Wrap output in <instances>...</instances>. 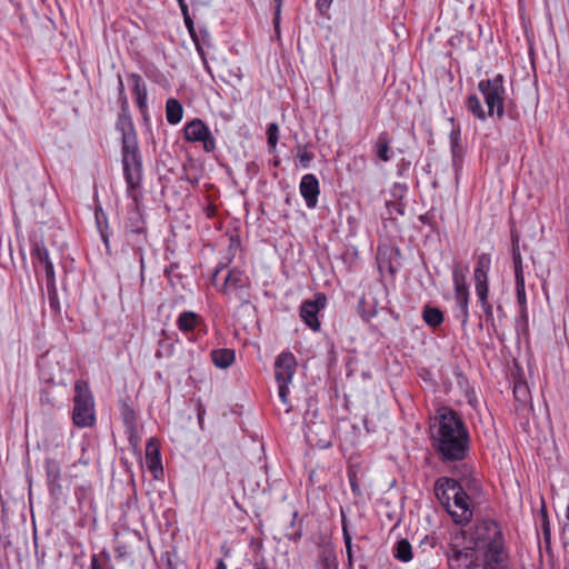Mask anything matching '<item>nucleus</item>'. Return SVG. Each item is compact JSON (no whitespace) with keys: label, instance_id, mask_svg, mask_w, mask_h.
<instances>
[{"label":"nucleus","instance_id":"1","mask_svg":"<svg viewBox=\"0 0 569 569\" xmlns=\"http://www.w3.org/2000/svg\"><path fill=\"white\" fill-rule=\"evenodd\" d=\"M430 440L439 460L443 463L466 459L470 449L469 431L458 412L449 408L437 411L430 426Z\"/></svg>","mask_w":569,"mask_h":569},{"label":"nucleus","instance_id":"2","mask_svg":"<svg viewBox=\"0 0 569 569\" xmlns=\"http://www.w3.org/2000/svg\"><path fill=\"white\" fill-rule=\"evenodd\" d=\"M478 487L476 479L457 481L452 478L442 477L435 482V495L452 520L457 525L465 526L470 522L473 516L470 497L466 490H477Z\"/></svg>","mask_w":569,"mask_h":569},{"label":"nucleus","instance_id":"3","mask_svg":"<svg viewBox=\"0 0 569 569\" xmlns=\"http://www.w3.org/2000/svg\"><path fill=\"white\" fill-rule=\"evenodd\" d=\"M121 162L127 183V193L137 202L136 190L141 187L142 182V157L138 140H127V142L121 143Z\"/></svg>","mask_w":569,"mask_h":569},{"label":"nucleus","instance_id":"4","mask_svg":"<svg viewBox=\"0 0 569 569\" xmlns=\"http://www.w3.org/2000/svg\"><path fill=\"white\" fill-rule=\"evenodd\" d=\"M74 392L73 423L79 428L92 427L96 421L94 402L88 383L83 380L76 381Z\"/></svg>","mask_w":569,"mask_h":569},{"label":"nucleus","instance_id":"5","mask_svg":"<svg viewBox=\"0 0 569 569\" xmlns=\"http://www.w3.org/2000/svg\"><path fill=\"white\" fill-rule=\"evenodd\" d=\"M220 268L216 269L212 276V282L218 287V291L228 297H234L241 305L250 303V279L241 270L233 268L228 271L221 286L217 284V277Z\"/></svg>","mask_w":569,"mask_h":569},{"label":"nucleus","instance_id":"6","mask_svg":"<svg viewBox=\"0 0 569 569\" xmlns=\"http://www.w3.org/2000/svg\"><path fill=\"white\" fill-rule=\"evenodd\" d=\"M503 82V76L496 74L493 78L481 80L478 83V90L485 99L489 117L496 114L498 119H501L505 114L506 89Z\"/></svg>","mask_w":569,"mask_h":569},{"label":"nucleus","instance_id":"7","mask_svg":"<svg viewBox=\"0 0 569 569\" xmlns=\"http://www.w3.org/2000/svg\"><path fill=\"white\" fill-rule=\"evenodd\" d=\"M297 361L291 352H281L274 362V377L278 383V393L281 402L287 406L286 412L291 410L288 400L289 385L296 372Z\"/></svg>","mask_w":569,"mask_h":569},{"label":"nucleus","instance_id":"8","mask_svg":"<svg viewBox=\"0 0 569 569\" xmlns=\"http://www.w3.org/2000/svg\"><path fill=\"white\" fill-rule=\"evenodd\" d=\"M447 559L450 569H473L478 557L472 547L460 548L457 543H451L447 551Z\"/></svg>","mask_w":569,"mask_h":569},{"label":"nucleus","instance_id":"9","mask_svg":"<svg viewBox=\"0 0 569 569\" xmlns=\"http://www.w3.org/2000/svg\"><path fill=\"white\" fill-rule=\"evenodd\" d=\"M184 138L191 142H202L203 149L211 152L216 148L214 138L209 128L200 119H193L184 127Z\"/></svg>","mask_w":569,"mask_h":569},{"label":"nucleus","instance_id":"10","mask_svg":"<svg viewBox=\"0 0 569 569\" xmlns=\"http://www.w3.org/2000/svg\"><path fill=\"white\" fill-rule=\"evenodd\" d=\"M327 298L325 293H317L315 299L306 300L300 307V317L305 323L313 331L320 329L318 313L326 307Z\"/></svg>","mask_w":569,"mask_h":569},{"label":"nucleus","instance_id":"11","mask_svg":"<svg viewBox=\"0 0 569 569\" xmlns=\"http://www.w3.org/2000/svg\"><path fill=\"white\" fill-rule=\"evenodd\" d=\"M31 256L33 259V263L43 264L48 287L54 286L56 278H54L53 263L49 258L48 249L46 248L42 240H33L32 241Z\"/></svg>","mask_w":569,"mask_h":569},{"label":"nucleus","instance_id":"12","mask_svg":"<svg viewBox=\"0 0 569 569\" xmlns=\"http://www.w3.org/2000/svg\"><path fill=\"white\" fill-rule=\"evenodd\" d=\"M490 526L493 529L495 538L488 543L487 551L485 553L486 563L490 568H495L503 561V546L501 541V533L495 522Z\"/></svg>","mask_w":569,"mask_h":569},{"label":"nucleus","instance_id":"13","mask_svg":"<svg viewBox=\"0 0 569 569\" xmlns=\"http://www.w3.org/2000/svg\"><path fill=\"white\" fill-rule=\"evenodd\" d=\"M300 193L306 201L308 208L312 209L318 203V196L320 193L319 181L312 173H307L300 181Z\"/></svg>","mask_w":569,"mask_h":569},{"label":"nucleus","instance_id":"14","mask_svg":"<svg viewBox=\"0 0 569 569\" xmlns=\"http://www.w3.org/2000/svg\"><path fill=\"white\" fill-rule=\"evenodd\" d=\"M491 267V257L489 253H481L478 259L473 271L476 290L489 289L488 272Z\"/></svg>","mask_w":569,"mask_h":569},{"label":"nucleus","instance_id":"15","mask_svg":"<svg viewBox=\"0 0 569 569\" xmlns=\"http://www.w3.org/2000/svg\"><path fill=\"white\" fill-rule=\"evenodd\" d=\"M307 438L309 442L320 449L331 447V432L330 429L323 425H312L308 428Z\"/></svg>","mask_w":569,"mask_h":569},{"label":"nucleus","instance_id":"16","mask_svg":"<svg viewBox=\"0 0 569 569\" xmlns=\"http://www.w3.org/2000/svg\"><path fill=\"white\" fill-rule=\"evenodd\" d=\"M124 240L126 244L132 249L136 256L139 257V264L142 271L144 268L143 249L148 242L147 232H124Z\"/></svg>","mask_w":569,"mask_h":569},{"label":"nucleus","instance_id":"17","mask_svg":"<svg viewBox=\"0 0 569 569\" xmlns=\"http://www.w3.org/2000/svg\"><path fill=\"white\" fill-rule=\"evenodd\" d=\"M146 461L152 472L162 471L160 446L156 438H150L146 446Z\"/></svg>","mask_w":569,"mask_h":569},{"label":"nucleus","instance_id":"18","mask_svg":"<svg viewBox=\"0 0 569 569\" xmlns=\"http://www.w3.org/2000/svg\"><path fill=\"white\" fill-rule=\"evenodd\" d=\"M391 138L387 131L379 133L375 141V152L379 160L388 162L391 160L393 153L390 148Z\"/></svg>","mask_w":569,"mask_h":569},{"label":"nucleus","instance_id":"19","mask_svg":"<svg viewBox=\"0 0 569 569\" xmlns=\"http://www.w3.org/2000/svg\"><path fill=\"white\" fill-rule=\"evenodd\" d=\"M455 301L460 310L461 325L465 327L469 321V288L455 287Z\"/></svg>","mask_w":569,"mask_h":569},{"label":"nucleus","instance_id":"20","mask_svg":"<svg viewBox=\"0 0 569 569\" xmlns=\"http://www.w3.org/2000/svg\"><path fill=\"white\" fill-rule=\"evenodd\" d=\"M116 127L117 130L121 132V143L127 142V140H137V133L131 117L124 111L119 114Z\"/></svg>","mask_w":569,"mask_h":569},{"label":"nucleus","instance_id":"21","mask_svg":"<svg viewBox=\"0 0 569 569\" xmlns=\"http://www.w3.org/2000/svg\"><path fill=\"white\" fill-rule=\"evenodd\" d=\"M130 79L133 82V94L136 97L137 106H138L139 110L141 111V113L144 114L147 112V88H146V83L142 80V78L139 74H137V73L130 74Z\"/></svg>","mask_w":569,"mask_h":569},{"label":"nucleus","instance_id":"22","mask_svg":"<svg viewBox=\"0 0 569 569\" xmlns=\"http://www.w3.org/2000/svg\"><path fill=\"white\" fill-rule=\"evenodd\" d=\"M131 231H137V233L147 232L146 222L138 207L129 211L128 218L124 223V232Z\"/></svg>","mask_w":569,"mask_h":569},{"label":"nucleus","instance_id":"23","mask_svg":"<svg viewBox=\"0 0 569 569\" xmlns=\"http://www.w3.org/2000/svg\"><path fill=\"white\" fill-rule=\"evenodd\" d=\"M450 144H451V153H452V163L453 166L460 167L462 163V158L465 153V148L460 138V130L453 129L450 133Z\"/></svg>","mask_w":569,"mask_h":569},{"label":"nucleus","instance_id":"24","mask_svg":"<svg viewBox=\"0 0 569 569\" xmlns=\"http://www.w3.org/2000/svg\"><path fill=\"white\" fill-rule=\"evenodd\" d=\"M211 360L218 368L226 369L233 363L234 351L227 348L212 350Z\"/></svg>","mask_w":569,"mask_h":569},{"label":"nucleus","instance_id":"25","mask_svg":"<svg viewBox=\"0 0 569 569\" xmlns=\"http://www.w3.org/2000/svg\"><path fill=\"white\" fill-rule=\"evenodd\" d=\"M200 322V316L193 311H184L177 319V327L182 332L192 331Z\"/></svg>","mask_w":569,"mask_h":569},{"label":"nucleus","instance_id":"26","mask_svg":"<svg viewBox=\"0 0 569 569\" xmlns=\"http://www.w3.org/2000/svg\"><path fill=\"white\" fill-rule=\"evenodd\" d=\"M182 114H183V108H182L181 103L174 98L168 99L167 103H166L167 121L170 124H177L181 121Z\"/></svg>","mask_w":569,"mask_h":569},{"label":"nucleus","instance_id":"27","mask_svg":"<svg viewBox=\"0 0 569 569\" xmlns=\"http://www.w3.org/2000/svg\"><path fill=\"white\" fill-rule=\"evenodd\" d=\"M422 319L428 326L436 328L443 322V313L439 308L427 306L422 311Z\"/></svg>","mask_w":569,"mask_h":569},{"label":"nucleus","instance_id":"28","mask_svg":"<svg viewBox=\"0 0 569 569\" xmlns=\"http://www.w3.org/2000/svg\"><path fill=\"white\" fill-rule=\"evenodd\" d=\"M467 109L479 120L485 121L488 112L485 111L480 99L476 94H470L466 101Z\"/></svg>","mask_w":569,"mask_h":569},{"label":"nucleus","instance_id":"29","mask_svg":"<svg viewBox=\"0 0 569 569\" xmlns=\"http://www.w3.org/2000/svg\"><path fill=\"white\" fill-rule=\"evenodd\" d=\"M395 558L402 562H408L413 558L412 547L407 539L397 542Z\"/></svg>","mask_w":569,"mask_h":569},{"label":"nucleus","instance_id":"30","mask_svg":"<svg viewBox=\"0 0 569 569\" xmlns=\"http://www.w3.org/2000/svg\"><path fill=\"white\" fill-rule=\"evenodd\" d=\"M46 473L48 481L51 485L59 486V481L61 478V468L60 463L54 459H47L46 460Z\"/></svg>","mask_w":569,"mask_h":569},{"label":"nucleus","instance_id":"31","mask_svg":"<svg viewBox=\"0 0 569 569\" xmlns=\"http://www.w3.org/2000/svg\"><path fill=\"white\" fill-rule=\"evenodd\" d=\"M320 569H338L337 557L330 549H323L319 556Z\"/></svg>","mask_w":569,"mask_h":569},{"label":"nucleus","instance_id":"32","mask_svg":"<svg viewBox=\"0 0 569 569\" xmlns=\"http://www.w3.org/2000/svg\"><path fill=\"white\" fill-rule=\"evenodd\" d=\"M437 545V538L435 536H425L419 546L417 547L418 558L426 559L427 555L435 549Z\"/></svg>","mask_w":569,"mask_h":569},{"label":"nucleus","instance_id":"33","mask_svg":"<svg viewBox=\"0 0 569 569\" xmlns=\"http://www.w3.org/2000/svg\"><path fill=\"white\" fill-rule=\"evenodd\" d=\"M468 267L455 263L452 268V280L455 287H468L467 283Z\"/></svg>","mask_w":569,"mask_h":569},{"label":"nucleus","instance_id":"34","mask_svg":"<svg viewBox=\"0 0 569 569\" xmlns=\"http://www.w3.org/2000/svg\"><path fill=\"white\" fill-rule=\"evenodd\" d=\"M476 293L479 298V301L481 303V308L486 315V318L487 320H492L493 318V308H492V305L488 301V293H489V289H481V290H476Z\"/></svg>","mask_w":569,"mask_h":569},{"label":"nucleus","instance_id":"35","mask_svg":"<svg viewBox=\"0 0 569 569\" xmlns=\"http://www.w3.org/2000/svg\"><path fill=\"white\" fill-rule=\"evenodd\" d=\"M114 551H116L117 558H120V559L130 557L133 552L131 545L128 541L120 539L119 537L116 538Z\"/></svg>","mask_w":569,"mask_h":569},{"label":"nucleus","instance_id":"36","mask_svg":"<svg viewBox=\"0 0 569 569\" xmlns=\"http://www.w3.org/2000/svg\"><path fill=\"white\" fill-rule=\"evenodd\" d=\"M122 419L127 430H131L133 432L137 427V417L134 410L131 407H123Z\"/></svg>","mask_w":569,"mask_h":569},{"label":"nucleus","instance_id":"37","mask_svg":"<svg viewBox=\"0 0 569 569\" xmlns=\"http://www.w3.org/2000/svg\"><path fill=\"white\" fill-rule=\"evenodd\" d=\"M515 399L521 403H525L530 398V391L526 382H516L513 387Z\"/></svg>","mask_w":569,"mask_h":569},{"label":"nucleus","instance_id":"38","mask_svg":"<svg viewBox=\"0 0 569 569\" xmlns=\"http://www.w3.org/2000/svg\"><path fill=\"white\" fill-rule=\"evenodd\" d=\"M516 293H517V301L519 303L521 316L526 318L527 316V298H526V291H525V282H516Z\"/></svg>","mask_w":569,"mask_h":569},{"label":"nucleus","instance_id":"39","mask_svg":"<svg viewBox=\"0 0 569 569\" xmlns=\"http://www.w3.org/2000/svg\"><path fill=\"white\" fill-rule=\"evenodd\" d=\"M513 269H515V278L516 282H525L523 267H522V258L520 254H513Z\"/></svg>","mask_w":569,"mask_h":569},{"label":"nucleus","instance_id":"40","mask_svg":"<svg viewBox=\"0 0 569 569\" xmlns=\"http://www.w3.org/2000/svg\"><path fill=\"white\" fill-rule=\"evenodd\" d=\"M297 157L300 161V164L303 168H308L310 166L311 160L313 159V154L307 150L306 146L298 147Z\"/></svg>","mask_w":569,"mask_h":569},{"label":"nucleus","instance_id":"41","mask_svg":"<svg viewBox=\"0 0 569 569\" xmlns=\"http://www.w3.org/2000/svg\"><path fill=\"white\" fill-rule=\"evenodd\" d=\"M279 127L277 123H270L267 129L268 144L271 149H274L278 143Z\"/></svg>","mask_w":569,"mask_h":569},{"label":"nucleus","instance_id":"42","mask_svg":"<svg viewBox=\"0 0 569 569\" xmlns=\"http://www.w3.org/2000/svg\"><path fill=\"white\" fill-rule=\"evenodd\" d=\"M184 24L190 33V37L192 38L194 44H196V48L198 50V52L200 54H203V50L200 46V42H199V39H198V36H197V32H196V29H194V23H193V20L192 18L191 19H187L184 20Z\"/></svg>","mask_w":569,"mask_h":569},{"label":"nucleus","instance_id":"43","mask_svg":"<svg viewBox=\"0 0 569 569\" xmlns=\"http://www.w3.org/2000/svg\"><path fill=\"white\" fill-rule=\"evenodd\" d=\"M282 1L283 0H274L273 24H274V31L278 36L280 33V13H281V8H282Z\"/></svg>","mask_w":569,"mask_h":569},{"label":"nucleus","instance_id":"44","mask_svg":"<svg viewBox=\"0 0 569 569\" xmlns=\"http://www.w3.org/2000/svg\"><path fill=\"white\" fill-rule=\"evenodd\" d=\"M519 234L516 230H512L511 231V244H512V248H511V252H512V256L513 254H520V248H519Z\"/></svg>","mask_w":569,"mask_h":569},{"label":"nucleus","instance_id":"45","mask_svg":"<svg viewBox=\"0 0 569 569\" xmlns=\"http://www.w3.org/2000/svg\"><path fill=\"white\" fill-rule=\"evenodd\" d=\"M331 2H332V0H317V8L321 12H325L327 9H329Z\"/></svg>","mask_w":569,"mask_h":569},{"label":"nucleus","instance_id":"46","mask_svg":"<svg viewBox=\"0 0 569 569\" xmlns=\"http://www.w3.org/2000/svg\"><path fill=\"white\" fill-rule=\"evenodd\" d=\"M128 435H129V441L130 443L133 446V447H138L139 445V437L137 435V428L134 429L133 433L131 430H128Z\"/></svg>","mask_w":569,"mask_h":569},{"label":"nucleus","instance_id":"47","mask_svg":"<svg viewBox=\"0 0 569 569\" xmlns=\"http://www.w3.org/2000/svg\"><path fill=\"white\" fill-rule=\"evenodd\" d=\"M180 6V9H181V12H182V16H183V20H187V19H191L190 14H189V9H188V6L186 2L179 4Z\"/></svg>","mask_w":569,"mask_h":569},{"label":"nucleus","instance_id":"48","mask_svg":"<svg viewBox=\"0 0 569 569\" xmlns=\"http://www.w3.org/2000/svg\"><path fill=\"white\" fill-rule=\"evenodd\" d=\"M342 531H343V539H345V543L346 545H351V537L347 530V526L346 523L343 522V526H342Z\"/></svg>","mask_w":569,"mask_h":569},{"label":"nucleus","instance_id":"49","mask_svg":"<svg viewBox=\"0 0 569 569\" xmlns=\"http://www.w3.org/2000/svg\"><path fill=\"white\" fill-rule=\"evenodd\" d=\"M91 568L92 569H103L102 566L99 562V559H98L97 555H93L91 557Z\"/></svg>","mask_w":569,"mask_h":569},{"label":"nucleus","instance_id":"50","mask_svg":"<svg viewBox=\"0 0 569 569\" xmlns=\"http://www.w3.org/2000/svg\"><path fill=\"white\" fill-rule=\"evenodd\" d=\"M49 299H50V306H51L56 311H59V302H58V300H57L56 295L50 296V297H49Z\"/></svg>","mask_w":569,"mask_h":569},{"label":"nucleus","instance_id":"51","mask_svg":"<svg viewBox=\"0 0 569 569\" xmlns=\"http://www.w3.org/2000/svg\"><path fill=\"white\" fill-rule=\"evenodd\" d=\"M216 569H227V565L224 563V561L222 559H219L217 561Z\"/></svg>","mask_w":569,"mask_h":569},{"label":"nucleus","instance_id":"52","mask_svg":"<svg viewBox=\"0 0 569 569\" xmlns=\"http://www.w3.org/2000/svg\"><path fill=\"white\" fill-rule=\"evenodd\" d=\"M346 548H347V553H348V560L349 562H351L352 560V551H351V545H346Z\"/></svg>","mask_w":569,"mask_h":569},{"label":"nucleus","instance_id":"53","mask_svg":"<svg viewBox=\"0 0 569 569\" xmlns=\"http://www.w3.org/2000/svg\"><path fill=\"white\" fill-rule=\"evenodd\" d=\"M350 485H351L352 491L356 492L357 485H356V482H355V480L352 478H350Z\"/></svg>","mask_w":569,"mask_h":569},{"label":"nucleus","instance_id":"54","mask_svg":"<svg viewBox=\"0 0 569 569\" xmlns=\"http://www.w3.org/2000/svg\"><path fill=\"white\" fill-rule=\"evenodd\" d=\"M119 89H120V92H123V90H124L123 82L120 77H119Z\"/></svg>","mask_w":569,"mask_h":569},{"label":"nucleus","instance_id":"55","mask_svg":"<svg viewBox=\"0 0 569 569\" xmlns=\"http://www.w3.org/2000/svg\"><path fill=\"white\" fill-rule=\"evenodd\" d=\"M96 218H97V221L99 222V213H98V211L96 212Z\"/></svg>","mask_w":569,"mask_h":569},{"label":"nucleus","instance_id":"56","mask_svg":"<svg viewBox=\"0 0 569 569\" xmlns=\"http://www.w3.org/2000/svg\"><path fill=\"white\" fill-rule=\"evenodd\" d=\"M567 518L569 519V505H568V508H567Z\"/></svg>","mask_w":569,"mask_h":569},{"label":"nucleus","instance_id":"57","mask_svg":"<svg viewBox=\"0 0 569 569\" xmlns=\"http://www.w3.org/2000/svg\"><path fill=\"white\" fill-rule=\"evenodd\" d=\"M179 4L186 2L184 0H177Z\"/></svg>","mask_w":569,"mask_h":569},{"label":"nucleus","instance_id":"58","mask_svg":"<svg viewBox=\"0 0 569 569\" xmlns=\"http://www.w3.org/2000/svg\"><path fill=\"white\" fill-rule=\"evenodd\" d=\"M10 545H11V543H10V541H7V542L4 543V547L10 546Z\"/></svg>","mask_w":569,"mask_h":569}]
</instances>
